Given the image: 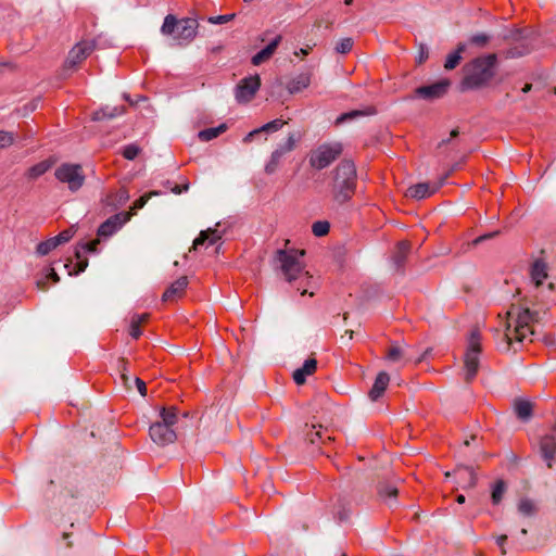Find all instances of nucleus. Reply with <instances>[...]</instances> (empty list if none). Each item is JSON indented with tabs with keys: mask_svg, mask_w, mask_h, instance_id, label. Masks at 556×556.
Returning a JSON list of instances; mask_svg holds the SVG:
<instances>
[{
	"mask_svg": "<svg viewBox=\"0 0 556 556\" xmlns=\"http://www.w3.org/2000/svg\"><path fill=\"white\" fill-rule=\"evenodd\" d=\"M313 429L311 430L309 433H307V440L312 443V444H315L317 443L318 441H324L323 440V435H321V426H319V429L318 430H315V426L312 427Z\"/></svg>",
	"mask_w": 556,
	"mask_h": 556,
	"instance_id": "49",
	"label": "nucleus"
},
{
	"mask_svg": "<svg viewBox=\"0 0 556 556\" xmlns=\"http://www.w3.org/2000/svg\"><path fill=\"white\" fill-rule=\"evenodd\" d=\"M346 333H349V334H350V339H352V337H353V331H352V330H348V331H346Z\"/></svg>",
	"mask_w": 556,
	"mask_h": 556,
	"instance_id": "64",
	"label": "nucleus"
},
{
	"mask_svg": "<svg viewBox=\"0 0 556 556\" xmlns=\"http://www.w3.org/2000/svg\"><path fill=\"white\" fill-rule=\"evenodd\" d=\"M353 39L352 38H342L336 46V51L341 54L349 53L353 48Z\"/></svg>",
	"mask_w": 556,
	"mask_h": 556,
	"instance_id": "43",
	"label": "nucleus"
},
{
	"mask_svg": "<svg viewBox=\"0 0 556 556\" xmlns=\"http://www.w3.org/2000/svg\"><path fill=\"white\" fill-rule=\"evenodd\" d=\"M188 283L189 281L187 276L179 277L165 290V292L162 295V300L164 302H167L175 301L181 298L185 294Z\"/></svg>",
	"mask_w": 556,
	"mask_h": 556,
	"instance_id": "17",
	"label": "nucleus"
},
{
	"mask_svg": "<svg viewBox=\"0 0 556 556\" xmlns=\"http://www.w3.org/2000/svg\"><path fill=\"white\" fill-rule=\"evenodd\" d=\"M100 243L99 239H94L88 243H83L78 245L75 250V257L77 258V263L75 265L74 270H70V275L83 273L88 266V260L84 256L86 252H97V247Z\"/></svg>",
	"mask_w": 556,
	"mask_h": 556,
	"instance_id": "16",
	"label": "nucleus"
},
{
	"mask_svg": "<svg viewBox=\"0 0 556 556\" xmlns=\"http://www.w3.org/2000/svg\"><path fill=\"white\" fill-rule=\"evenodd\" d=\"M343 148L339 142L324 143L312 151L309 165L316 169H324L336 161L342 153Z\"/></svg>",
	"mask_w": 556,
	"mask_h": 556,
	"instance_id": "8",
	"label": "nucleus"
},
{
	"mask_svg": "<svg viewBox=\"0 0 556 556\" xmlns=\"http://www.w3.org/2000/svg\"><path fill=\"white\" fill-rule=\"evenodd\" d=\"M448 85V80H442L430 86L419 87L416 93L425 99L440 98L446 92Z\"/></svg>",
	"mask_w": 556,
	"mask_h": 556,
	"instance_id": "18",
	"label": "nucleus"
},
{
	"mask_svg": "<svg viewBox=\"0 0 556 556\" xmlns=\"http://www.w3.org/2000/svg\"><path fill=\"white\" fill-rule=\"evenodd\" d=\"M14 142V134L0 130V149L7 148Z\"/></svg>",
	"mask_w": 556,
	"mask_h": 556,
	"instance_id": "47",
	"label": "nucleus"
},
{
	"mask_svg": "<svg viewBox=\"0 0 556 556\" xmlns=\"http://www.w3.org/2000/svg\"><path fill=\"white\" fill-rule=\"evenodd\" d=\"M466 46L464 43H459L456 51L450 53L445 60L444 67L445 70H454L462 60V53L465 51Z\"/></svg>",
	"mask_w": 556,
	"mask_h": 556,
	"instance_id": "32",
	"label": "nucleus"
},
{
	"mask_svg": "<svg viewBox=\"0 0 556 556\" xmlns=\"http://www.w3.org/2000/svg\"><path fill=\"white\" fill-rule=\"evenodd\" d=\"M308 53V50L307 49H300L299 52H295L296 55H306Z\"/></svg>",
	"mask_w": 556,
	"mask_h": 556,
	"instance_id": "62",
	"label": "nucleus"
},
{
	"mask_svg": "<svg viewBox=\"0 0 556 556\" xmlns=\"http://www.w3.org/2000/svg\"><path fill=\"white\" fill-rule=\"evenodd\" d=\"M317 368V361L315 358H308L304 362L301 368H298L293 372V380L296 384H303L307 376L315 372Z\"/></svg>",
	"mask_w": 556,
	"mask_h": 556,
	"instance_id": "23",
	"label": "nucleus"
},
{
	"mask_svg": "<svg viewBox=\"0 0 556 556\" xmlns=\"http://www.w3.org/2000/svg\"><path fill=\"white\" fill-rule=\"evenodd\" d=\"M236 98L239 102L243 99V79L237 83L236 86Z\"/></svg>",
	"mask_w": 556,
	"mask_h": 556,
	"instance_id": "54",
	"label": "nucleus"
},
{
	"mask_svg": "<svg viewBox=\"0 0 556 556\" xmlns=\"http://www.w3.org/2000/svg\"><path fill=\"white\" fill-rule=\"evenodd\" d=\"M285 124L286 122L283 119L276 118L256 129L251 130L245 136V141L266 140L267 135L278 131L283 127Z\"/></svg>",
	"mask_w": 556,
	"mask_h": 556,
	"instance_id": "15",
	"label": "nucleus"
},
{
	"mask_svg": "<svg viewBox=\"0 0 556 556\" xmlns=\"http://www.w3.org/2000/svg\"><path fill=\"white\" fill-rule=\"evenodd\" d=\"M125 113V106H104L92 114V121L101 122L112 119Z\"/></svg>",
	"mask_w": 556,
	"mask_h": 556,
	"instance_id": "24",
	"label": "nucleus"
},
{
	"mask_svg": "<svg viewBox=\"0 0 556 556\" xmlns=\"http://www.w3.org/2000/svg\"><path fill=\"white\" fill-rule=\"evenodd\" d=\"M75 233L73 227H70L63 231H61L58 236L53 237V240L58 243V245L68 242Z\"/></svg>",
	"mask_w": 556,
	"mask_h": 556,
	"instance_id": "44",
	"label": "nucleus"
},
{
	"mask_svg": "<svg viewBox=\"0 0 556 556\" xmlns=\"http://www.w3.org/2000/svg\"><path fill=\"white\" fill-rule=\"evenodd\" d=\"M359 115H362L361 111H352V112H349V113H344V114H342L341 116L338 117L337 123L339 124V123H342V122H344L346 119H352V118H354L356 116H359Z\"/></svg>",
	"mask_w": 556,
	"mask_h": 556,
	"instance_id": "51",
	"label": "nucleus"
},
{
	"mask_svg": "<svg viewBox=\"0 0 556 556\" xmlns=\"http://www.w3.org/2000/svg\"><path fill=\"white\" fill-rule=\"evenodd\" d=\"M227 129L226 124H220L217 127L206 128L199 131L198 137L201 141H210L214 138H217Z\"/></svg>",
	"mask_w": 556,
	"mask_h": 556,
	"instance_id": "34",
	"label": "nucleus"
},
{
	"mask_svg": "<svg viewBox=\"0 0 556 556\" xmlns=\"http://www.w3.org/2000/svg\"><path fill=\"white\" fill-rule=\"evenodd\" d=\"M46 279H51L53 282H58L60 280L59 275L55 273L53 268H48V273L46 275Z\"/></svg>",
	"mask_w": 556,
	"mask_h": 556,
	"instance_id": "55",
	"label": "nucleus"
},
{
	"mask_svg": "<svg viewBox=\"0 0 556 556\" xmlns=\"http://www.w3.org/2000/svg\"><path fill=\"white\" fill-rule=\"evenodd\" d=\"M389 382V375L386 371L379 372L376 377L372 388L368 393L369 399L374 402L378 401L383 395Z\"/></svg>",
	"mask_w": 556,
	"mask_h": 556,
	"instance_id": "20",
	"label": "nucleus"
},
{
	"mask_svg": "<svg viewBox=\"0 0 556 556\" xmlns=\"http://www.w3.org/2000/svg\"><path fill=\"white\" fill-rule=\"evenodd\" d=\"M198 22L194 18L184 17L178 20L175 15L168 14L165 16L161 33L164 36H169L179 46H185L191 42L197 36Z\"/></svg>",
	"mask_w": 556,
	"mask_h": 556,
	"instance_id": "6",
	"label": "nucleus"
},
{
	"mask_svg": "<svg viewBox=\"0 0 556 556\" xmlns=\"http://www.w3.org/2000/svg\"><path fill=\"white\" fill-rule=\"evenodd\" d=\"M149 434L153 442L162 446L170 444L177 439V434L173 428H169L166 424L159 421L151 425Z\"/></svg>",
	"mask_w": 556,
	"mask_h": 556,
	"instance_id": "14",
	"label": "nucleus"
},
{
	"mask_svg": "<svg viewBox=\"0 0 556 556\" xmlns=\"http://www.w3.org/2000/svg\"><path fill=\"white\" fill-rule=\"evenodd\" d=\"M329 229H330V225L328 222L326 220H318V222H315L313 225H312V232L316 236V237H323V236H326L328 232H329Z\"/></svg>",
	"mask_w": 556,
	"mask_h": 556,
	"instance_id": "41",
	"label": "nucleus"
},
{
	"mask_svg": "<svg viewBox=\"0 0 556 556\" xmlns=\"http://www.w3.org/2000/svg\"><path fill=\"white\" fill-rule=\"evenodd\" d=\"M58 247V243L53 238H50L46 241L40 242L37 248L36 252L38 255L45 256L49 254L52 250H54Z\"/></svg>",
	"mask_w": 556,
	"mask_h": 556,
	"instance_id": "40",
	"label": "nucleus"
},
{
	"mask_svg": "<svg viewBox=\"0 0 556 556\" xmlns=\"http://www.w3.org/2000/svg\"><path fill=\"white\" fill-rule=\"evenodd\" d=\"M506 489H507V485L504 480H497L494 483L493 489H492V494H491L492 503L494 505H498L502 502L504 494L506 492Z\"/></svg>",
	"mask_w": 556,
	"mask_h": 556,
	"instance_id": "36",
	"label": "nucleus"
},
{
	"mask_svg": "<svg viewBox=\"0 0 556 556\" xmlns=\"http://www.w3.org/2000/svg\"><path fill=\"white\" fill-rule=\"evenodd\" d=\"M261 87V78L258 75L245 77V102L250 101Z\"/></svg>",
	"mask_w": 556,
	"mask_h": 556,
	"instance_id": "31",
	"label": "nucleus"
},
{
	"mask_svg": "<svg viewBox=\"0 0 556 556\" xmlns=\"http://www.w3.org/2000/svg\"><path fill=\"white\" fill-rule=\"evenodd\" d=\"M497 233H498V232H497V231H495V232H490V233H485V235H483V236H480L479 238H477V239L475 240V243H479V242H482V241H484V240H486V239H491V238H493V237H494L495 235H497Z\"/></svg>",
	"mask_w": 556,
	"mask_h": 556,
	"instance_id": "56",
	"label": "nucleus"
},
{
	"mask_svg": "<svg viewBox=\"0 0 556 556\" xmlns=\"http://www.w3.org/2000/svg\"><path fill=\"white\" fill-rule=\"evenodd\" d=\"M149 319V314L134 315L130 323V331L129 334L134 339H138L141 336L140 326L147 323Z\"/></svg>",
	"mask_w": 556,
	"mask_h": 556,
	"instance_id": "33",
	"label": "nucleus"
},
{
	"mask_svg": "<svg viewBox=\"0 0 556 556\" xmlns=\"http://www.w3.org/2000/svg\"><path fill=\"white\" fill-rule=\"evenodd\" d=\"M529 278L526 295L529 302L539 303L545 308L556 305V276L543 257L531 263Z\"/></svg>",
	"mask_w": 556,
	"mask_h": 556,
	"instance_id": "1",
	"label": "nucleus"
},
{
	"mask_svg": "<svg viewBox=\"0 0 556 556\" xmlns=\"http://www.w3.org/2000/svg\"><path fill=\"white\" fill-rule=\"evenodd\" d=\"M466 501L465 496L463 494H459L457 497H456V502L458 504H464Z\"/></svg>",
	"mask_w": 556,
	"mask_h": 556,
	"instance_id": "60",
	"label": "nucleus"
},
{
	"mask_svg": "<svg viewBox=\"0 0 556 556\" xmlns=\"http://www.w3.org/2000/svg\"><path fill=\"white\" fill-rule=\"evenodd\" d=\"M480 351V334L478 331H472L464 359L467 381H471L478 372Z\"/></svg>",
	"mask_w": 556,
	"mask_h": 556,
	"instance_id": "9",
	"label": "nucleus"
},
{
	"mask_svg": "<svg viewBox=\"0 0 556 556\" xmlns=\"http://www.w3.org/2000/svg\"><path fill=\"white\" fill-rule=\"evenodd\" d=\"M427 58H428V53H427V52H425V51L421 49V51H420V53H419L418 62H419V63H422Z\"/></svg>",
	"mask_w": 556,
	"mask_h": 556,
	"instance_id": "59",
	"label": "nucleus"
},
{
	"mask_svg": "<svg viewBox=\"0 0 556 556\" xmlns=\"http://www.w3.org/2000/svg\"><path fill=\"white\" fill-rule=\"evenodd\" d=\"M532 88V85L531 84H526L525 87L522 88V91L523 92H529Z\"/></svg>",
	"mask_w": 556,
	"mask_h": 556,
	"instance_id": "61",
	"label": "nucleus"
},
{
	"mask_svg": "<svg viewBox=\"0 0 556 556\" xmlns=\"http://www.w3.org/2000/svg\"><path fill=\"white\" fill-rule=\"evenodd\" d=\"M533 46L530 43V40L527 38L520 39L516 42L511 48H509L505 55L506 58H519L525 54H528L532 50Z\"/></svg>",
	"mask_w": 556,
	"mask_h": 556,
	"instance_id": "26",
	"label": "nucleus"
},
{
	"mask_svg": "<svg viewBox=\"0 0 556 556\" xmlns=\"http://www.w3.org/2000/svg\"><path fill=\"white\" fill-rule=\"evenodd\" d=\"M311 84V75L309 74H300L295 78H293L289 85L288 90L291 93H296L307 88Z\"/></svg>",
	"mask_w": 556,
	"mask_h": 556,
	"instance_id": "29",
	"label": "nucleus"
},
{
	"mask_svg": "<svg viewBox=\"0 0 556 556\" xmlns=\"http://www.w3.org/2000/svg\"><path fill=\"white\" fill-rule=\"evenodd\" d=\"M188 189H189V184L188 182H186L184 185H174L170 188L172 192L175 193V194H180V193H182L185 191H188Z\"/></svg>",
	"mask_w": 556,
	"mask_h": 556,
	"instance_id": "53",
	"label": "nucleus"
},
{
	"mask_svg": "<svg viewBox=\"0 0 556 556\" xmlns=\"http://www.w3.org/2000/svg\"><path fill=\"white\" fill-rule=\"evenodd\" d=\"M159 192L157 191H152L150 193H147V194H143L141 195L139 199H137L134 203H132V206H131V211H137V210H140L142 208L147 202L149 201V199L152 197V195H157Z\"/></svg>",
	"mask_w": 556,
	"mask_h": 556,
	"instance_id": "46",
	"label": "nucleus"
},
{
	"mask_svg": "<svg viewBox=\"0 0 556 556\" xmlns=\"http://www.w3.org/2000/svg\"><path fill=\"white\" fill-rule=\"evenodd\" d=\"M387 358L391 362H397L402 358H405L406 361H410L412 357L408 354V352L405 349H402L397 345H392L387 354Z\"/></svg>",
	"mask_w": 556,
	"mask_h": 556,
	"instance_id": "37",
	"label": "nucleus"
},
{
	"mask_svg": "<svg viewBox=\"0 0 556 556\" xmlns=\"http://www.w3.org/2000/svg\"><path fill=\"white\" fill-rule=\"evenodd\" d=\"M96 43L94 41L83 40L78 42L73 49L68 52V55L65 60L66 68H75L79 63H81L91 52L94 50Z\"/></svg>",
	"mask_w": 556,
	"mask_h": 556,
	"instance_id": "12",
	"label": "nucleus"
},
{
	"mask_svg": "<svg viewBox=\"0 0 556 556\" xmlns=\"http://www.w3.org/2000/svg\"><path fill=\"white\" fill-rule=\"evenodd\" d=\"M397 488L390 483H380L378 485V494L384 500L395 498L397 496Z\"/></svg>",
	"mask_w": 556,
	"mask_h": 556,
	"instance_id": "39",
	"label": "nucleus"
},
{
	"mask_svg": "<svg viewBox=\"0 0 556 556\" xmlns=\"http://www.w3.org/2000/svg\"><path fill=\"white\" fill-rule=\"evenodd\" d=\"M140 153V148L137 144H128L123 149V156L127 160H135Z\"/></svg>",
	"mask_w": 556,
	"mask_h": 556,
	"instance_id": "45",
	"label": "nucleus"
},
{
	"mask_svg": "<svg viewBox=\"0 0 556 556\" xmlns=\"http://www.w3.org/2000/svg\"><path fill=\"white\" fill-rule=\"evenodd\" d=\"M540 313L529 307L513 305L507 312V323L504 333L506 350L514 343L533 342L538 334Z\"/></svg>",
	"mask_w": 556,
	"mask_h": 556,
	"instance_id": "3",
	"label": "nucleus"
},
{
	"mask_svg": "<svg viewBox=\"0 0 556 556\" xmlns=\"http://www.w3.org/2000/svg\"><path fill=\"white\" fill-rule=\"evenodd\" d=\"M470 41L478 46H484L489 41V37L484 34H478L472 36Z\"/></svg>",
	"mask_w": 556,
	"mask_h": 556,
	"instance_id": "50",
	"label": "nucleus"
},
{
	"mask_svg": "<svg viewBox=\"0 0 556 556\" xmlns=\"http://www.w3.org/2000/svg\"><path fill=\"white\" fill-rule=\"evenodd\" d=\"M46 278L37 281V288L41 291H46L48 289Z\"/></svg>",
	"mask_w": 556,
	"mask_h": 556,
	"instance_id": "57",
	"label": "nucleus"
},
{
	"mask_svg": "<svg viewBox=\"0 0 556 556\" xmlns=\"http://www.w3.org/2000/svg\"><path fill=\"white\" fill-rule=\"evenodd\" d=\"M454 475L457 478V482L464 489L473 488L477 483V476L469 467H458L454 470Z\"/></svg>",
	"mask_w": 556,
	"mask_h": 556,
	"instance_id": "22",
	"label": "nucleus"
},
{
	"mask_svg": "<svg viewBox=\"0 0 556 556\" xmlns=\"http://www.w3.org/2000/svg\"><path fill=\"white\" fill-rule=\"evenodd\" d=\"M532 409V404L529 401L519 400L515 403V412L517 416L522 420H527L531 417Z\"/></svg>",
	"mask_w": 556,
	"mask_h": 556,
	"instance_id": "35",
	"label": "nucleus"
},
{
	"mask_svg": "<svg viewBox=\"0 0 556 556\" xmlns=\"http://www.w3.org/2000/svg\"><path fill=\"white\" fill-rule=\"evenodd\" d=\"M135 384H136L137 390L139 391V393H140L142 396H146V395H147V386H146V382H144L142 379H140V378H138V377H136V378H135Z\"/></svg>",
	"mask_w": 556,
	"mask_h": 556,
	"instance_id": "52",
	"label": "nucleus"
},
{
	"mask_svg": "<svg viewBox=\"0 0 556 556\" xmlns=\"http://www.w3.org/2000/svg\"><path fill=\"white\" fill-rule=\"evenodd\" d=\"M304 250H279L277 258L286 280L300 292L301 295H314L317 289V279L307 270L303 262Z\"/></svg>",
	"mask_w": 556,
	"mask_h": 556,
	"instance_id": "2",
	"label": "nucleus"
},
{
	"mask_svg": "<svg viewBox=\"0 0 556 556\" xmlns=\"http://www.w3.org/2000/svg\"><path fill=\"white\" fill-rule=\"evenodd\" d=\"M219 239L220 236L216 229L208 228L206 230H202L194 239L192 249L197 250L200 245H204L205 243H207V247L212 245Z\"/></svg>",
	"mask_w": 556,
	"mask_h": 556,
	"instance_id": "25",
	"label": "nucleus"
},
{
	"mask_svg": "<svg viewBox=\"0 0 556 556\" xmlns=\"http://www.w3.org/2000/svg\"><path fill=\"white\" fill-rule=\"evenodd\" d=\"M132 212H121L103 222L98 228V236L108 238L123 227L131 217Z\"/></svg>",
	"mask_w": 556,
	"mask_h": 556,
	"instance_id": "13",
	"label": "nucleus"
},
{
	"mask_svg": "<svg viewBox=\"0 0 556 556\" xmlns=\"http://www.w3.org/2000/svg\"><path fill=\"white\" fill-rule=\"evenodd\" d=\"M457 136H458V130H457V129H453V130L451 131V134H450L451 139H452V138H455V137H457Z\"/></svg>",
	"mask_w": 556,
	"mask_h": 556,
	"instance_id": "63",
	"label": "nucleus"
},
{
	"mask_svg": "<svg viewBox=\"0 0 556 556\" xmlns=\"http://www.w3.org/2000/svg\"><path fill=\"white\" fill-rule=\"evenodd\" d=\"M356 188V168L352 161L343 160L334 170L333 199L342 204L349 201Z\"/></svg>",
	"mask_w": 556,
	"mask_h": 556,
	"instance_id": "5",
	"label": "nucleus"
},
{
	"mask_svg": "<svg viewBox=\"0 0 556 556\" xmlns=\"http://www.w3.org/2000/svg\"><path fill=\"white\" fill-rule=\"evenodd\" d=\"M518 510L526 517H531L536 513V506L533 501L529 498H521L518 503Z\"/></svg>",
	"mask_w": 556,
	"mask_h": 556,
	"instance_id": "38",
	"label": "nucleus"
},
{
	"mask_svg": "<svg viewBox=\"0 0 556 556\" xmlns=\"http://www.w3.org/2000/svg\"><path fill=\"white\" fill-rule=\"evenodd\" d=\"M118 370L121 371V379H122V382L124 384V387L128 390L131 389V386H130V378L127 374V362L124 359V358H121L118 361Z\"/></svg>",
	"mask_w": 556,
	"mask_h": 556,
	"instance_id": "42",
	"label": "nucleus"
},
{
	"mask_svg": "<svg viewBox=\"0 0 556 556\" xmlns=\"http://www.w3.org/2000/svg\"><path fill=\"white\" fill-rule=\"evenodd\" d=\"M299 138L294 134H290L285 143L280 144L270 155L269 161L265 165L267 174H274L281 164L285 155L296 147Z\"/></svg>",
	"mask_w": 556,
	"mask_h": 556,
	"instance_id": "10",
	"label": "nucleus"
},
{
	"mask_svg": "<svg viewBox=\"0 0 556 556\" xmlns=\"http://www.w3.org/2000/svg\"><path fill=\"white\" fill-rule=\"evenodd\" d=\"M439 189V185H430L428 182H420L414 186H410L407 191L406 195L416 200H421L427 197H430Z\"/></svg>",
	"mask_w": 556,
	"mask_h": 556,
	"instance_id": "19",
	"label": "nucleus"
},
{
	"mask_svg": "<svg viewBox=\"0 0 556 556\" xmlns=\"http://www.w3.org/2000/svg\"><path fill=\"white\" fill-rule=\"evenodd\" d=\"M507 541V535L503 534V535H500L497 539H496V543L497 545L503 548L505 542Z\"/></svg>",
	"mask_w": 556,
	"mask_h": 556,
	"instance_id": "58",
	"label": "nucleus"
},
{
	"mask_svg": "<svg viewBox=\"0 0 556 556\" xmlns=\"http://www.w3.org/2000/svg\"><path fill=\"white\" fill-rule=\"evenodd\" d=\"M236 16V13H229L224 15H216L208 17V22L212 24H225L233 20Z\"/></svg>",
	"mask_w": 556,
	"mask_h": 556,
	"instance_id": "48",
	"label": "nucleus"
},
{
	"mask_svg": "<svg viewBox=\"0 0 556 556\" xmlns=\"http://www.w3.org/2000/svg\"><path fill=\"white\" fill-rule=\"evenodd\" d=\"M52 164H53V162L51 160L41 161V162L33 165L31 167H29L28 170L26 172V176L29 179H37L38 177H40L45 173H47L51 168Z\"/></svg>",
	"mask_w": 556,
	"mask_h": 556,
	"instance_id": "30",
	"label": "nucleus"
},
{
	"mask_svg": "<svg viewBox=\"0 0 556 556\" xmlns=\"http://www.w3.org/2000/svg\"><path fill=\"white\" fill-rule=\"evenodd\" d=\"M179 410L176 406L162 407L160 410L161 421L173 428L178 421Z\"/></svg>",
	"mask_w": 556,
	"mask_h": 556,
	"instance_id": "28",
	"label": "nucleus"
},
{
	"mask_svg": "<svg viewBox=\"0 0 556 556\" xmlns=\"http://www.w3.org/2000/svg\"><path fill=\"white\" fill-rule=\"evenodd\" d=\"M280 41H281V36H279V35L276 36L264 49H262L260 52H257L252 58V64L257 66V65H261L262 63L268 61L275 53Z\"/></svg>",
	"mask_w": 556,
	"mask_h": 556,
	"instance_id": "21",
	"label": "nucleus"
},
{
	"mask_svg": "<svg viewBox=\"0 0 556 556\" xmlns=\"http://www.w3.org/2000/svg\"><path fill=\"white\" fill-rule=\"evenodd\" d=\"M496 55L489 54L478 58L465 67V77L462 81V89H476L484 86L494 76Z\"/></svg>",
	"mask_w": 556,
	"mask_h": 556,
	"instance_id": "4",
	"label": "nucleus"
},
{
	"mask_svg": "<svg viewBox=\"0 0 556 556\" xmlns=\"http://www.w3.org/2000/svg\"><path fill=\"white\" fill-rule=\"evenodd\" d=\"M410 251V243L409 241H401L397 243L395 251L393 253L392 260L395 264L396 268H402L406 257Z\"/></svg>",
	"mask_w": 556,
	"mask_h": 556,
	"instance_id": "27",
	"label": "nucleus"
},
{
	"mask_svg": "<svg viewBox=\"0 0 556 556\" xmlns=\"http://www.w3.org/2000/svg\"><path fill=\"white\" fill-rule=\"evenodd\" d=\"M540 454L548 468L556 463V424L552 432L543 435L539 442Z\"/></svg>",
	"mask_w": 556,
	"mask_h": 556,
	"instance_id": "11",
	"label": "nucleus"
},
{
	"mask_svg": "<svg viewBox=\"0 0 556 556\" xmlns=\"http://www.w3.org/2000/svg\"><path fill=\"white\" fill-rule=\"evenodd\" d=\"M55 178L67 185L72 192L78 191L85 184L86 176L81 165L74 163H63L54 172Z\"/></svg>",
	"mask_w": 556,
	"mask_h": 556,
	"instance_id": "7",
	"label": "nucleus"
}]
</instances>
